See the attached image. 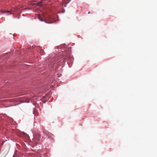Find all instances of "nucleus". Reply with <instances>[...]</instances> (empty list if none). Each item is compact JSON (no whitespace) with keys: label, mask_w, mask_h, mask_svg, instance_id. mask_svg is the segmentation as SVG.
Masks as SVG:
<instances>
[{"label":"nucleus","mask_w":157,"mask_h":157,"mask_svg":"<svg viewBox=\"0 0 157 157\" xmlns=\"http://www.w3.org/2000/svg\"><path fill=\"white\" fill-rule=\"evenodd\" d=\"M48 138L50 139V137L49 136H48Z\"/></svg>","instance_id":"20e7f679"},{"label":"nucleus","mask_w":157,"mask_h":157,"mask_svg":"<svg viewBox=\"0 0 157 157\" xmlns=\"http://www.w3.org/2000/svg\"><path fill=\"white\" fill-rule=\"evenodd\" d=\"M70 1H69L66 4L68 3L69 2H70Z\"/></svg>","instance_id":"7ed1b4c3"},{"label":"nucleus","mask_w":157,"mask_h":157,"mask_svg":"<svg viewBox=\"0 0 157 157\" xmlns=\"http://www.w3.org/2000/svg\"><path fill=\"white\" fill-rule=\"evenodd\" d=\"M34 139H36L37 141L40 140V138L41 137L40 134L39 132L35 133L34 135Z\"/></svg>","instance_id":"f257e3e1"},{"label":"nucleus","mask_w":157,"mask_h":157,"mask_svg":"<svg viewBox=\"0 0 157 157\" xmlns=\"http://www.w3.org/2000/svg\"><path fill=\"white\" fill-rule=\"evenodd\" d=\"M10 11H2V13H6V12H9Z\"/></svg>","instance_id":"f03ea898"},{"label":"nucleus","mask_w":157,"mask_h":157,"mask_svg":"<svg viewBox=\"0 0 157 157\" xmlns=\"http://www.w3.org/2000/svg\"><path fill=\"white\" fill-rule=\"evenodd\" d=\"M90 13V12H89L88 13V14H89V13Z\"/></svg>","instance_id":"39448f33"},{"label":"nucleus","mask_w":157,"mask_h":157,"mask_svg":"<svg viewBox=\"0 0 157 157\" xmlns=\"http://www.w3.org/2000/svg\"><path fill=\"white\" fill-rule=\"evenodd\" d=\"M3 144V143H2V145Z\"/></svg>","instance_id":"423d86ee"}]
</instances>
